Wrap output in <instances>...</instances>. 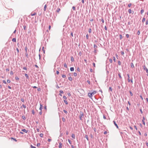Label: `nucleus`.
Returning a JSON list of instances; mask_svg holds the SVG:
<instances>
[{"label": "nucleus", "instance_id": "23", "mask_svg": "<svg viewBox=\"0 0 148 148\" xmlns=\"http://www.w3.org/2000/svg\"><path fill=\"white\" fill-rule=\"evenodd\" d=\"M36 14V12H34L33 13H32L31 14V16H34Z\"/></svg>", "mask_w": 148, "mask_h": 148}, {"label": "nucleus", "instance_id": "61", "mask_svg": "<svg viewBox=\"0 0 148 148\" xmlns=\"http://www.w3.org/2000/svg\"><path fill=\"white\" fill-rule=\"evenodd\" d=\"M10 71L9 68H7L6 69V72L9 71Z\"/></svg>", "mask_w": 148, "mask_h": 148}, {"label": "nucleus", "instance_id": "52", "mask_svg": "<svg viewBox=\"0 0 148 148\" xmlns=\"http://www.w3.org/2000/svg\"><path fill=\"white\" fill-rule=\"evenodd\" d=\"M40 143H37V144L36 146H37V147H39L40 146Z\"/></svg>", "mask_w": 148, "mask_h": 148}, {"label": "nucleus", "instance_id": "64", "mask_svg": "<svg viewBox=\"0 0 148 148\" xmlns=\"http://www.w3.org/2000/svg\"><path fill=\"white\" fill-rule=\"evenodd\" d=\"M72 9H73V10H75V7L74 6H73V7H72Z\"/></svg>", "mask_w": 148, "mask_h": 148}, {"label": "nucleus", "instance_id": "37", "mask_svg": "<svg viewBox=\"0 0 148 148\" xmlns=\"http://www.w3.org/2000/svg\"><path fill=\"white\" fill-rule=\"evenodd\" d=\"M23 28H24V30H27V28H26V26L25 25L23 26Z\"/></svg>", "mask_w": 148, "mask_h": 148}, {"label": "nucleus", "instance_id": "29", "mask_svg": "<svg viewBox=\"0 0 148 148\" xmlns=\"http://www.w3.org/2000/svg\"><path fill=\"white\" fill-rule=\"evenodd\" d=\"M128 13L129 14H131L132 13V10L131 9H129L128 10Z\"/></svg>", "mask_w": 148, "mask_h": 148}, {"label": "nucleus", "instance_id": "5", "mask_svg": "<svg viewBox=\"0 0 148 148\" xmlns=\"http://www.w3.org/2000/svg\"><path fill=\"white\" fill-rule=\"evenodd\" d=\"M143 69L144 70L146 71V73H148V69L146 67V66L145 65H144L143 66Z\"/></svg>", "mask_w": 148, "mask_h": 148}, {"label": "nucleus", "instance_id": "34", "mask_svg": "<svg viewBox=\"0 0 148 148\" xmlns=\"http://www.w3.org/2000/svg\"><path fill=\"white\" fill-rule=\"evenodd\" d=\"M43 134H42V133H41L40 134V136L41 137H43Z\"/></svg>", "mask_w": 148, "mask_h": 148}, {"label": "nucleus", "instance_id": "60", "mask_svg": "<svg viewBox=\"0 0 148 148\" xmlns=\"http://www.w3.org/2000/svg\"><path fill=\"white\" fill-rule=\"evenodd\" d=\"M63 112L64 113H65L66 114H67V111H66L65 110H63Z\"/></svg>", "mask_w": 148, "mask_h": 148}, {"label": "nucleus", "instance_id": "53", "mask_svg": "<svg viewBox=\"0 0 148 148\" xmlns=\"http://www.w3.org/2000/svg\"><path fill=\"white\" fill-rule=\"evenodd\" d=\"M62 77L63 78H65L66 77V75H62Z\"/></svg>", "mask_w": 148, "mask_h": 148}, {"label": "nucleus", "instance_id": "4", "mask_svg": "<svg viewBox=\"0 0 148 148\" xmlns=\"http://www.w3.org/2000/svg\"><path fill=\"white\" fill-rule=\"evenodd\" d=\"M60 8H58L57 10H56V13L55 14V15H54V18H56V17L57 16V14L56 13H59V12L60 11Z\"/></svg>", "mask_w": 148, "mask_h": 148}, {"label": "nucleus", "instance_id": "10", "mask_svg": "<svg viewBox=\"0 0 148 148\" xmlns=\"http://www.w3.org/2000/svg\"><path fill=\"white\" fill-rule=\"evenodd\" d=\"M59 148H62V144L61 142L59 143Z\"/></svg>", "mask_w": 148, "mask_h": 148}, {"label": "nucleus", "instance_id": "58", "mask_svg": "<svg viewBox=\"0 0 148 148\" xmlns=\"http://www.w3.org/2000/svg\"><path fill=\"white\" fill-rule=\"evenodd\" d=\"M10 82H11V81H10V80L8 79L7 80V82L8 83H10Z\"/></svg>", "mask_w": 148, "mask_h": 148}, {"label": "nucleus", "instance_id": "30", "mask_svg": "<svg viewBox=\"0 0 148 148\" xmlns=\"http://www.w3.org/2000/svg\"><path fill=\"white\" fill-rule=\"evenodd\" d=\"M123 37L122 36L121 34H120L119 35V38L120 40L122 39V38Z\"/></svg>", "mask_w": 148, "mask_h": 148}, {"label": "nucleus", "instance_id": "48", "mask_svg": "<svg viewBox=\"0 0 148 148\" xmlns=\"http://www.w3.org/2000/svg\"><path fill=\"white\" fill-rule=\"evenodd\" d=\"M77 70L78 72L80 71V69L79 67H78L77 69Z\"/></svg>", "mask_w": 148, "mask_h": 148}, {"label": "nucleus", "instance_id": "38", "mask_svg": "<svg viewBox=\"0 0 148 148\" xmlns=\"http://www.w3.org/2000/svg\"><path fill=\"white\" fill-rule=\"evenodd\" d=\"M15 79H16V80H19V78L18 77H17V76L15 77Z\"/></svg>", "mask_w": 148, "mask_h": 148}, {"label": "nucleus", "instance_id": "45", "mask_svg": "<svg viewBox=\"0 0 148 148\" xmlns=\"http://www.w3.org/2000/svg\"><path fill=\"white\" fill-rule=\"evenodd\" d=\"M109 61L110 62V63H112V59H109Z\"/></svg>", "mask_w": 148, "mask_h": 148}, {"label": "nucleus", "instance_id": "36", "mask_svg": "<svg viewBox=\"0 0 148 148\" xmlns=\"http://www.w3.org/2000/svg\"><path fill=\"white\" fill-rule=\"evenodd\" d=\"M145 24L147 25L148 24V19H146V21Z\"/></svg>", "mask_w": 148, "mask_h": 148}, {"label": "nucleus", "instance_id": "18", "mask_svg": "<svg viewBox=\"0 0 148 148\" xmlns=\"http://www.w3.org/2000/svg\"><path fill=\"white\" fill-rule=\"evenodd\" d=\"M70 71H73L74 70V68L73 67H71L70 69Z\"/></svg>", "mask_w": 148, "mask_h": 148}, {"label": "nucleus", "instance_id": "1", "mask_svg": "<svg viewBox=\"0 0 148 148\" xmlns=\"http://www.w3.org/2000/svg\"><path fill=\"white\" fill-rule=\"evenodd\" d=\"M96 92V91H94L92 93H89L88 94V95L90 98H91L92 96V95L95 94Z\"/></svg>", "mask_w": 148, "mask_h": 148}, {"label": "nucleus", "instance_id": "15", "mask_svg": "<svg viewBox=\"0 0 148 148\" xmlns=\"http://www.w3.org/2000/svg\"><path fill=\"white\" fill-rule=\"evenodd\" d=\"M144 11L143 9L142 8H141V10L140 12V14H142L144 12Z\"/></svg>", "mask_w": 148, "mask_h": 148}, {"label": "nucleus", "instance_id": "39", "mask_svg": "<svg viewBox=\"0 0 148 148\" xmlns=\"http://www.w3.org/2000/svg\"><path fill=\"white\" fill-rule=\"evenodd\" d=\"M68 141L69 142V144H72L71 141V140L70 139H68Z\"/></svg>", "mask_w": 148, "mask_h": 148}, {"label": "nucleus", "instance_id": "43", "mask_svg": "<svg viewBox=\"0 0 148 148\" xmlns=\"http://www.w3.org/2000/svg\"><path fill=\"white\" fill-rule=\"evenodd\" d=\"M64 66L66 68L67 67V65L66 63L64 64Z\"/></svg>", "mask_w": 148, "mask_h": 148}, {"label": "nucleus", "instance_id": "24", "mask_svg": "<svg viewBox=\"0 0 148 148\" xmlns=\"http://www.w3.org/2000/svg\"><path fill=\"white\" fill-rule=\"evenodd\" d=\"M68 79L70 81H72V78L71 77H69Z\"/></svg>", "mask_w": 148, "mask_h": 148}, {"label": "nucleus", "instance_id": "33", "mask_svg": "<svg viewBox=\"0 0 148 148\" xmlns=\"http://www.w3.org/2000/svg\"><path fill=\"white\" fill-rule=\"evenodd\" d=\"M22 118L24 120H25L26 119V118L25 116H22Z\"/></svg>", "mask_w": 148, "mask_h": 148}, {"label": "nucleus", "instance_id": "13", "mask_svg": "<svg viewBox=\"0 0 148 148\" xmlns=\"http://www.w3.org/2000/svg\"><path fill=\"white\" fill-rule=\"evenodd\" d=\"M25 77L27 79H29V77L27 74L25 73Z\"/></svg>", "mask_w": 148, "mask_h": 148}, {"label": "nucleus", "instance_id": "57", "mask_svg": "<svg viewBox=\"0 0 148 148\" xmlns=\"http://www.w3.org/2000/svg\"><path fill=\"white\" fill-rule=\"evenodd\" d=\"M22 106L24 108H26V106H25L24 104L22 105Z\"/></svg>", "mask_w": 148, "mask_h": 148}, {"label": "nucleus", "instance_id": "21", "mask_svg": "<svg viewBox=\"0 0 148 148\" xmlns=\"http://www.w3.org/2000/svg\"><path fill=\"white\" fill-rule=\"evenodd\" d=\"M47 5L46 4L44 7V11H46V8H47Z\"/></svg>", "mask_w": 148, "mask_h": 148}, {"label": "nucleus", "instance_id": "19", "mask_svg": "<svg viewBox=\"0 0 148 148\" xmlns=\"http://www.w3.org/2000/svg\"><path fill=\"white\" fill-rule=\"evenodd\" d=\"M85 137L87 139L88 141L89 140L88 138V136L87 135H85Z\"/></svg>", "mask_w": 148, "mask_h": 148}, {"label": "nucleus", "instance_id": "12", "mask_svg": "<svg viewBox=\"0 0 148 148\" xmlns=\"http://www.w3.org/2000/svg\"><path fill=\"white\" fill-rule=\"evenodd\" d=\"M84 115H80L79 116V119L81 120H82V118L84 116Z\"/></svg>", "mask_w": 148, "mask_h": 148}, {"label": "nucleus", "instance_id": "31", "mask_svg": "<svg viewBox=\"0 0 148 148\" xmlns=\"http://www.w3.org/2000/svg\"><path fill=\"white\" fill-rule=\"evenodd\" d=\"M118 75L119 76V77L120 79L122 78V77L121 75V73H118Z\"/></svg>", "mask_w": 148, "mask_h": 148}, {"label": "nucleus", "instance_id": "11", "mask_svg": "<svg viewBox=\"0 0 148 148\" xmlns=\"http://www.w3.org/2000/svg\"><path fill=\"white\" fill-rule=\"evenodd\" d=\"M21 131L24 132L26 133H27L28 132V130H27L25 129H22L21 130Z\"/></svg>", "mask_w": 148, "mask_h": 148}, {"label": "nucleus", "instance_id": "55", "mask_svg": "<svg viewBox=\"0 0 148 148\" xmlns=\"http://www.w3.org/2000/svg\"><path fill=\"white\" fill-rule=\"evenodd\" d=\"M3 83H4L5 84H7V82H6V81L5 80H3Z\"/></svg>", "mask_w": 148, "mask_h": 148}, {"label": "nucleus", "instance_id": "17", "mask_svg": "<svg viewBox=\"0 0 148 148\" xmlns=\"http://www.w3.org/2000/svg\"><path fill=\"white\" fill-rule=\"evenodd\" d=\"M71 136L73 138V139L75 138V136L74 134H73Z\"/></svg>", "mask_w": 148, "mask_h": 148}, {"label": "nucleus", "instance_id": "46", "mask_svg": "<svg viewBox=\"0 0 148 148\" xmlns=\"http://www.w3.org/2000/svg\"><path fill=\"white\" fill-rule=\"evenodd\" d=\"M23 69L25 70H27V69L26 67H23Z\"/></svg>", "mask_w": 148, "mask_h": 148}, {"label": "nucleus", "instance_id": "51", "mask_svg": "<svg viewBox=\"0 0 148 148\" xmlns=\"http://www.w3.org/2000/svg\"><path fill=\"white\" fill-rule=\"evenodd\" d=\"M113 61L115 62H116V59L115 58L114 56L113 57Z\"/></svg>", "mask_w": 148, "mask_h": 148}, {"label": "nucleus", "instance_id": "35", "mask_svg": "<svg viewBox=\"0 0 148 148\" xmlns=\"http://www.w3.org/2000/svg\"><path fill=\"white\" fill-rule=\"evenodd\" d=\"M88 32L89 33H91L92 32V30L91 28H90L88 30Z\"/></svg>", "mask_w": 148, "mask_h": 148}, {"label": "nucleus", "instance_id": "59", "mask_svg": "<svg viewBox=\"0 0 148 148\" xmlns=\"http://www.w3.org/2000/svg\"><path fill=\"white\" fill-rule=\"evenodd\" d=\"M13 72L12 71H11V72H10V74L11 75H13Z\"/></svg>", "mask_w": 148, "mask_h": 148}, {"label": "nucleus", "instance_id": "42", "mask_svg": "<svg viewBox=\"0 0 148 148\" xmlns=\"http://www.w3.org/2000/svg\"><path fill=\"white\" fill-rule=\"evenodd\" d=\"M86 37L87 39H88L89 38V36L88 34H87L86 35Z\"/></svg>", "mask_w": 148, "mask_h": 148}, {"label": "nucleus", "instance_id": "9", "mask_svg": "<svg viewBox=\"0 0 148 148\" xmlns=\"http://www.w3.org/2000/svg\"><path fill=\"white\" fill-rule=\"evenodd\" d=\"M42 104L41 103L40 104V107L39 108V110L41 111L42 110Z\"/></svg>", "mask_w": 148, "mask_h": 148}, {"label": "nucleus", "instance_id": "3", "mask_svg": "<svg viewBox=\"0 0 148 148\" xmlns=\"http://www.w3.org/2000/svg\"><path fill=\"white\" fill-rule=\"evenodd\" d=\"M25 56L27 58H28L29 57H28V54H27V46H26L25 47Z\"/></svg>", "mask_w": 148, "mask_h": 148}, {"label": "nucleus", "instance_id": "40", "mask_svg": "<svg viewBox=\"0 0 148 148\" xmlns=\"http://www.w3.org/2000/svg\"><path fill=\"white\" fill-rule=\"evenodd\" d=\"M73 74H74V75L75 77H76L77 75V74L76 73L74 72V73Z\"/></svg>", "mask_w": 148, "mask_h": 148}, {"label": "nucleus", "instance_id": "49", "mask_svg": "<svg viewBox=\"0 0 148 148\" xmlns=\"http://www.w3.org/2000/svg\"><path fill=\"white\" fill-rule=\"evenodd\" d=\"M140 34V31H139L138 30L137 32V34L138 35H139Z\"/></svg>", "mask_w": 148, "mask_h": 148}, {"label": "nucleus", "instance_id": "56", "mask_svg": "<svg viewBox=\"0 0 148 148\" xmlns=\"http://www.w3.org/2000/svg\"><path fill=\"white\" fill-rule=\"evenodd\" d=\"M31 148H36V147L32 146V145H31Z\"/></svg>", "mask_w": 148, "mask_h": 148}, {"label": "nucleus", "instance_id": "16", "mask_svg": "<svg viewBox=\"0 0 148 148\" xmlns=\"http://www.w3.org/2000/svg\"><path fill=\"white\" fill-rule=\"evenodd\" d=\"M11 140H14L16 142L17 141V140L16 139V138H14L13 137H11Z\"/></svg>", "mask_w": 148, "mask_h": 148}, {"label": "nucleus", "instance_id": "28", "mask_svg": "<svg viewBox=\"0 0 148 148\" xmlns=\"http://www.w3.org/2000/svg\"><path fill=\"white\" fill-rule=\"evenodd\" d=\"M79 113H80V115H84V113L82 111H80Z\"/></svg>", "mask_w": 148, "mask_h": 148}, {"label": "nucleus", "instance_id": "7", "mask_svg": "<svg viewBox=\"0 0 148 148\" xmlns=\"http://www.w3.org/2000/svg\"><path fill=\"white\" fill-rule=\"evenodd\" d=\"M145 117L144 116H143V119H142V121L143 122V124L144 125H145V122L144 121V120H145Z\"/></svg>", "mask_w": 148, "mask_h": 148}, {"label": "nucleus", "instance_id": "62", "mask_svg": "<svg viewBox=\"0 0 148 148\" xmlns=\"http://www.w3.org/2000/svg\"><path fill=\"white\" fill-rule=\"evenodd\" d=\"M16 49V51L17 52V53H19V49L17 48Z\"/></svg>", "mask_w": 148, "mask_h": 148}, {"label": "nucleus", "instance_id": "44", "mask_svg": "<svg viewBox=\"0 0 148 148\" xmlns=\"http://www.w3.org/2000/svg\"><path fill=\"white\" fill-rule=\"evenodd\" d=\"M126 36L127 38H128L129 37V35L128 34H127L126 35Z\"/></svg>", "mask_w": 148, "mask_h": 148}, {"label": "nucleus", "instance_id": "2", "mask_svg": "<svg viewBox=\"0 0 148 148\" xmlns=\"http://www.w3.org/2000/svg\"><path fill=\"white\" fill-rule=\"evenodd\" d=\"M97 47V46L95 45L94 44V53L95 55H96L97 52L98 51L96 49Z\"/></svg>", "mask_w": 148, "mask_h": 148}, {"label": "nucleus", "instance_id": "6", "mask_svg": "<svg viewBox=\"0 0 148 148\" xmlns=\"http://www.w3.org/2000/svg\"><path fill=\"white\" fill-rule=\"evenodd\" d=\"M113 123L115 125V126L116 127L117 129H119V127L117 125V124L116 123V122L114 121H113Z\"/></svg>", "mask_w": 148, "mask_h": 148}, {"label": "nucleus", "instance_id": "27", "mask_svg": "<svg viewBox=\"0 0 148 148\" xmlns=\"http://www.w3.org/2000/svg\"><path fill=\"white\" fill-rule=\"evenodd\" d=\"M110 91H112V87H109V89L108 90L109 92H110Z\"/></svg>", "mask_w": 148, "mask_h": 148}, {"label": "nucleus", "instance_id": "25", "mask_svg": "<svg viewBox=\"0 0 148 148\" xmlns=\"http://www.w3.org/2000/svg\"><path fill=\"white\" fill-rule=\"evenodd\" d=\"M64 101L66 104L67 105L68 104V102L66 100H64Z\"/></svg>", "mask_w": 148, "mask_h": 148}, {"label": "nucleus", "instance_id": "20", "mask_svg": "<svg viewBox=\"0 0 148 148\" xmlns=\"http://www.w3.org/2000/svg\"><path fill=\"white\" fill-rule=\"evenodd\" d=\"M12 40L13 42H16V38H13L12 39Z\"/></svg>", "mask_w": 148, "mask_h": 148}, {"label": "nucleus", "instance_id": "63", "mask_svg": "<svg viewBox=\"0 0 148 148\" xmlns=\"http://www.w3.org/2000/svg\"><path fill=\"white\" fill-rule=\"evenodd\" d=\"M63 98L65 99H67L66 97L65 96H63Z\"/></svg>", "mask_w": 148, "mask_h": 148}, {"label": "nucleus", "instance_id": "54", "mask_svg": "<svg viewBox=\"0 0 148 148\" xmlns=\"http://www.w3.org/2000/svg\"><path fill=\"white\" fill-rule=\"evenodd\" d=\"M131 5H132V4H131V3H129V4H128V7H129V8H130V7H131Z\"/></svg>", "mask_w": 148, "mask_h": 148}, {"label": "nucleus", "instance_id": "32", "mask_svg": "<svg viewBox=\"0 0 148 148\" xmlns=\"http://www.w3.org/2000/svg\"><path fill=\"white\" fill-rule=\"evenodd\" d=\"M129 92H130V94L131 96H132L133 95V94L132 93V91H130Z\"/></svg>", "mask_w": 148, "mask_h": 148}, {"label": "nucleus", "instance_id": "50", "mask_svg": "<svg viewBox=\"0 0 148 148\" xmlns=\"http://www.w3.org/2000/svg\"><path fill=\"white\" fill-rule=\"evenodd\" d=\"M32 113L33 114H35V112H34V110H32Z\"/></svg>", "mask_w": 148, "mask_h": 148}, {"label": "nucleus", "instance_id": "14", "mask_svg": "<svg viewBox=\"0 0 148 148\" xmlns=\"http://www.w3.org/2000/svg\"><path fill=\"white\" fill-rule=\"evenodd\" d=\"M71 60L72 62H74V58L73 57V56H72L71 57Z\"/></svg>", "mask_w": 148, "mask_h": 148}, {"label": "nucleus", "instance_id": "47", "mask_svg": "<svg viewBox=\"0 0 148 148\" xmlns=\"http://www.w3.org/2000/svg\"><path fill=\"white\" fill-rule=\"evenodd\" d=\"M118 64L119 65H121V62L120 61H118Z\"/></svg>", "mask_w": 148, "mask_h": 148}, {"label": "nucleus", "instance_id": "22", "mask_svg": "<svg viewBox=\"0 0 148 148\" xmlns=\"http://www.w3.org/2000/svg\"><path fill=\"white\" fill-rule=\"evenodd\" d=\"M130 66L132 68H133L134 67V65L132 63H131Z\"/></svg>", "mask_w": 148, "mask_h": 148}, {"label": "nucleus", "instance_id": "26", "mask_svg": "<svg viewBox=\"0 0 148 148\" xmlns=\"http://www.w3.org/2000/svg\"><path fill=\"white\" fill-rule=\"evenodd\" d=\"M145 18L144 17L143 18V20H142V22L143 23H144L145 22Z\"/></svg>", "mask_w": 148, "mask_h": 148}, {"label": "nucleus", "instance_id": "41", "mask_svg": "<svg viewBox=\"0 0 148 148\" xmlns=\"http://www.w3.org/2000/svg\"><path fill=\"white\" fill-rule=\"evenodd\" d=\"M59 92L60 93H61V94H63V93H64L63 91L62 90H60L59 91Z\"/></svg>", "mask_w": 148, "mask_h": 148}, {"label": "nucleus", "instance_id": "8", "mask_svg": "<svg viewBox=\"0 0 148 148\" xmlns=\"http://www.w3.org/2000/svg\"><path fill=\"white\" fill-rule=\"evenodd\" d=\"M127 80L129 82H130V75L129 74H127Z\"/></svg>", "mask_w": 148, "mask_h": 148}]
</instances>
